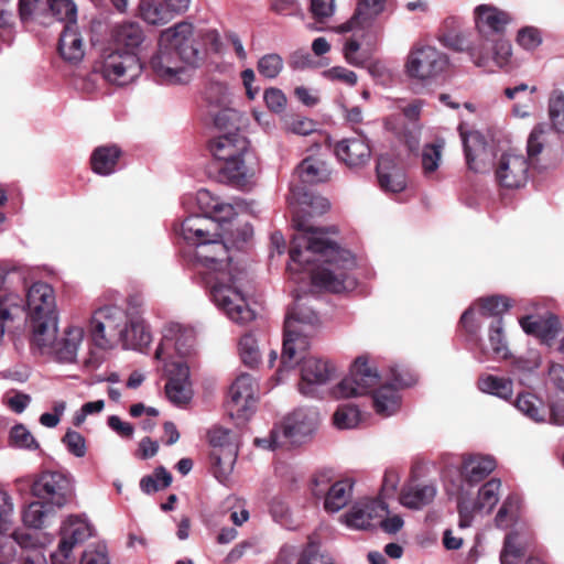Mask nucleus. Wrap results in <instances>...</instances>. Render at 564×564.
I'll return each instance as SVG.
<instances>
[{"label": "nucleus", "instance_id": "nucleus-64", "mask_svg": "<svg viewBox=\"0 0 564 564\" xmlns=\"http://www.w3.org/2000/svg\"><path fill=\"white\" fill-rule=\"evenodd\" d=\"M62 442L74 456L84 457L86 455V441L79 432L68 430Z\"/></svg>", "mask_w": 564, "mask_h": 564}, {"label": "nucleus", "instance_id": "nucleus-62", "mask_svg": "<svg viewBox=\"0 0 564 564\" xmlns=\"http://www.w3.org/2000/svg\"><path fill=\"white\" fill-rule=\"evenodd\" d=\"M12 518V498L6 490L0 489V534H3L11 529Z\"/></svg>", "mask_w": 564, "mask_h": 564}, {"label": "nucleus", "instance_id": "nucleus-22", "mask_svg": "<svg viewBox=\"0 0 564 564\" xmlns=\"http://www.w3.org/2000/svg\"><path fill=\"white\" fill-rule=\"evenodd\" d=\"M463 145L468 169L476 173L486 172L490 153L484 137L478 132L463 134Z\"/></svg>", "mask_w": 564, "mask_h": 564}, {"label": "nucleus", "instance_id": "nucleus-28", "mask_svg": "<svg viewBox=\"0 0 564 564\" xmlns=\"http://www.w3.org/2000/svg\"><path fill=\"white\" fill-rule=\"evenodd\" d=\"M121 155L122 151L116 144L97 147L90 155L93 172L101 176L115 173Z\"/></svg>", "mask_w": 564, "mask_h": 564}, {"label": "nucleus", "instance_id": "nucleus-35", "mask_svg": "<svg viewBox=\"0 0 564 564\" xmlns=\"http://www.w3.org/2000/svg\"><path fill=\"white\" fill-rule=\"evenodd\" d=\"M138 10L149 24L163 25L173 19L163 0H140Z\"/></svg>", "mask_w": 564, "mask_h": 564}, {"label": "nucleus", "instance_id": "nucleus-27", "mask_svg": "<svg viewBox=\"0 0 564 564\" xmlns=\"http://www.w3.org/2000/svg\"><path fill=\"white\" fill-rule=\"evenodd\" d=\"M295 172L304 184L311 185L327 182L332 174L329 164L316 155L303 159Z\"/></svg>", "mask_w": 564, "mask_h": 564}, {"label": "nucleus", "instance_id": "nucleus-36", "mask_svg": "<svg viewBox=\"0 0 564 564\" xmlns=\"http://www.w3.org/2000/svg\"><path fill=\"white\" fill-rule=\"evenodd\" d=\"M400 395L391 384L382 386L372 394V404L376 412L382 416H390L400 406Z\"/></svg>", "mask_w": 564, "mask_h": 564}, {"label": "nucleus", "instance_id": "nucleus-34", "mask_svg": "<svg viewBox=\"0 0 564 564\" xmlns=\"http://www.w3.org/2000/svg\"><path fill=\"white\" fill-rule=\"evenodd\" d=\"M436 495V489L432 485H408L400 495V502L410 509H420L431 503Z\"/></svg>", "mask_w": 564, "mask_h": 564}, {"label": "nucleus", "instance_id": "nucleus-18", "mask_svg": "<svg viewBox=\"0 0 564 564\" xmlns=\"http://www.w3.org/2000/svg\"><path fill=\"white\" fill-rule=\"evenodd\" d=\"M388 513L386 503L379 499L356 502L344 516L345 523L352 529L368 530L375 521Z\"/></svg>", "mask_w": 564, "mask_h": 564}, {"label": "nucleus", "instance_id": "nucleus-38", "mask_svg": "<svg viewBox=\"0 0 564 564\" xmlns=\"http://www.w3.org/2000/svg\"><path fill=\"white\" fill-rule=\"evenodd\" d=\"M445 142L437 139L435 142L426 143L421 154V165L425 177H432L440 167Z\"/></svg>", "mask_w": 564, "mask_h": 564}, {"label": "nucleus", "instance_id": "nucleus-30", "mask_svg": "<svg viewBox=\"0 0 564 564\" xmlns=\"http://www.w3.org/2000/svg\"><path fill=\"white\" fill-rule=\"evenodd\" d=\"M216 228L210 217L202 215H191L186 217L181 226L184 239L193 245L206 240L209 237L218 236L212 234L210 229Z\"/></svg>", "mask_w": 564, "mask_h": 564}, {"label": "nucleus", "instance_id": "nucleus-47", "mask_svg": "<svg viewBox=\"0 0 564 564\" xmlns=\"http://www.w3.org/2000/svg\"><path fill=\"white\" fill-rule=\"evenodd\" d=\"M172 482V475L162 466L154 469L153 475L141 478L140 488L145 494H153L167 488Z\"/></svg>", "mask_w": 564, "mask_h": 564}, {"label": "nucleus", "instance_id": "nucleus-33", "mask_svg": "<svg viewBox=\"0 0 564 564\" xmlns=\"http://www.w3.org/2000/svg\"><path fill=\"white\" fill-rule=\"evenodd\" d=\"M352 495V482L349 480H338L330 485L327 492L323 496L324 509L327 512H337L350 501Z\"/></svg>", "mask_w": 564, "mask_h": 564}, {"label": "nucleus", "instance_id": "nucleus-4", "mask_svg": "<svg viewBox=\"0 0 564 564\" xmlns=\"http://www.w3.org/2000/svg\"><path fill=\"white\" fill-rule=\"evenodd\" d=\"M250 142L241 131H227L210 138L207 150L212 155L209 172L220 183L235 187L246 186L254 175L247 163Z\"/></svg>", "mask_w": 564, "mask_h": 564}, {"label": "nucleus", "instance_id": "nucleus-17", "mask_svg": "<svg viewBox=\"0 0 564 564\" xmlns=\"http://www.w3.org/2000/svg\"><path fill=\"white\" fill-rule=\"evenodd\" d=\"M301 382L299 389L304 395H313L316 386L327 383L335 373V367L328 361L319 358L300 356Z\"/></svg>", "mask_w": 564, "mask_h": 564}, {"label": "nucleus", "instance_id": "nucleus-11", "mask_svg": "<svg viewBox=\"0 0 564 564\" xmlns=\"http://www.w3.org/2000/svg\"><path fill=\"white\" fill-rule=\"evenodd\" d=\"M32 495L53 508H62L72 501L74 488L68 477L59 471H44L33 482Z\"/></svg>", "mask_w": 564, "mask_h": 564}, {"label": "nucleus", "instance_id": "nucleus-5", "mask_svg": "<svg viewBox=\"0 0 564 564\" xmlns=\"http://www.w3.org/2000/svg\"><path fill=\"white\" fill-rule=\"evenodd\" d=\"M296 296L295 303L289 308L284 321L283 348L279 371L292 369L310 347V338L314 336L319 325V317L314 310L301 303Z\"/></svg>", "mask_w": 564, "mask_h": 564}, {"label": "nucleus", "instance_id": "nucleus-53", "mask_svg": "<svg viewBox=\"0 0 564 564\" xmlns=\"http://www.w3.org/2000/svg\"><path fill=\"white\" fill-rule=\"evenodd\" d=\"M239 354L246 366L254 367L260 361L257 339L252 334L243 335L239 340Z\"/></svg>", "mask_w": 564, "mask_h": 564}, {"label": "nucleus", "instance_id": "nucleus-44", "mask_svg": "<svg viewBox=\"0 0 564 564\" xmlns=\"http://www.w3.org/2000/svg\"><path fill=\"white\" fill-rule=\"evenodd\" d=\"M151 333L144 322L140 318H131L128 325V334L121 341L124 344L130 343L135 349H142L151 343Z\"/></svg>", "mask_w": 564, "mask_h": 564}, {"label": "nucleus", "instance_id": "nucleus-57", "mask_svg": "<svg viewBox=\"0 0 564 564\" xmlns=\"http://www.w3.org/2000/svg\"><path fill=\"white\" fill-rule=\"evenodd\" d=\"M333 419L334 424L338 429H350L358 424L360 420V412L357 406L352 404H345L336 410Z\"/></svg>", "mask_w": 564, "mask_h": 564}, {"label": "nucleus", "instance_id": "nucleus-37", "mask_svg": "<svg viewBox=\"0 0 564 564\" xmlns=\"http://www.w3.org/2000/svg\"><path fill=\"white\" fill-rule=\"evenodd\" d=\"M55 508L39 499L37 501L29 503L24 509L22 520L26 527L40 529L46 524L47 519L53 516Z\"/></svg>", "mask_w": 564, "mask_h": 564}, {"label": "nucleus", "instance_id": "nucleus-6", "mask_svg": "<svg viewBox=\"0 0 564 564\" xmlns=\"http://www.w3.org/2000/svg\"><path fill=\"white\" fill-rule=\"evenodd\" d=\"M25 307L33 329V340L40 348L51 346L57 332L54 289L45 282L33 283L25 295Z\"/></svg>", "mask_w": 564, "mask_h": 564}, {"label": "nucleus", "instance_id": "nucleus-49", "mask_svg": "<svg viewBox=\"0 0 564 564\" xmlns=\"http://www.w3.org/2000/svg\"><path fill=\"white\" fill-rule=\"evenodd\" d=\"M214 126L219 131V133H225L227 131H240L239 121L240 113L230 108L225 107L220 108L217 112L213 113Z\"/></svg>", "mask_w": 564, "mask_h": 564}, {"label": "nucleus", "instance_id": "nucleus-19", "mask_svg": "<svg viewBox=\"0 0 564 564\" xmlns=\"http://www.w3.org/2000/svg\"><path fill=\"white\" fill-rule=\"evenodd\" d=\"M523 332L534 336L542 344L552 346L561 330V322L554 314L549 313L544 316L527 315L519 319Z\"/></svg>", "mask_w": 564, "mask_h": 564}, {"label": "nucleus", "instance_id": "nucleus-48", "mask_svg": "<svg viewBox=\"0 0 564 564\" xmlns=\"http://www.w3.org/2000/svg\"><path fill=\"white\" fill-rule=\"evenodd\" d=\"M549 117L552 128L558 133H564V93L562 90L552 91L549 99Z\"/></svg>", "mask_w": 564, "mask_h": 564}, {"label": "nucleus", "instance_id": "nucleus-8", "mask_svg": "<svg viewBox=\"0 0 564 564\" xmlns=\"http://www.w3.org/2000/svg\"><path fill=\"white\" fill-rule=\"evenodd\" d=\"M393 6V0H358L351 18L337 29L339 33L361 31L368 45H376L383 32L377 18Z\"/></svg>", "mask_w": 564, "mask_h": 564}, {"label": "nucleus", "instance_id": "nucleus-51", "mask_svg": "<svg viewBox=\"0 0 564 564\" xmlns=\"http://www.w3.org/2000/svg\"><path fill=\"white\" fill-rule=\"evenodd\" d=\"M23 300L14 292H7L0 296V323L12 321L23 310Z\"/></svg>", "mask_w": 564, "mask_h": 564}, {"label": "nucleus", "instance_id": "nucleus-60", "mask_svg": "<svg viewBox=\"0 0 564 564\" xmlns=\"http://www.w3.org/2000/svg\"><path fill=\"white\" fill-rule=\"evenodd\" d=\"M10 443L11 445L19 448L36 449L39 443L33 435L22 424L13 426L10 431Z\"/></svg>", "mask_w": 564, "mask_h": 564}, {"label": "nucleus", "instance_id": "nucleus-56", "mask_svg": "<svg viewBox=\"0 0 564 564\" xmlns=\"http://www.w3.org/2000/svg\"><path fill=\"white\" fill-rule=\"evenodd\" d=\"M24 273L10 262H0V290H10L14 284L24 283Z\"/></svg>", "mask_w": 564, "mask_h": 564}, {"label": "nucleus", "instance_id": "nucleus-32", "mask_svg": "<svg viewBox=\"0 0 564 564\" xmlns=\"http://www.w3.org/2000/svg\"><path fill=\"white\" fill-rule=\"evenodd\" d=\"M84 338V329L82 327H69L65 332V337L50 346L54 348L55 354L59 361L74 362L76 359L78 346ZM56 340V338L54 339Z\"/></svg>", "mask_w": 564, "mask_h": 564}, {"label": "nucleus", "instance_id": "nucleus-59", "mask_svg": "<svg viewBox=\"0 0 564 564\" xmlns=\"http://www.w3.org/2000/svg\"><path fill=\"white\" fill-rule=\"evenodd\" d=\"M257 68L260 75L273 79L282 70L283 59L279 54H267L259 59Z\"/></svg>", "mask_w": 564, "mask_h": 564}, {"label": "nucleus", "instance_id": "nucleus-15", "mask_svg": "<svg viewBox=\"0 0 564 564\" xmlns=\"http://www.w3.org/2000/svg\"><path fill=\"white\" fill-rule=\"evenodd\" d=\"M256 386L251 375L242 373L229 388L227 408L231 416L247 419L256 403Z\"/></svg>", "mask_w": 564, "mask_h": 564}, {"label": "nucleus", "instance_id": "nucleus-43", "mask_svg": "<svg viewBox=\"0 0 564 564\" xmlns=\"http://www.w3.org/2000/svg\"><path fill=\"white\" fill-rule=\"evenodd\" d=\"M236 457L237 453L234 446L210 451L209 458L217 478L231 471Z\"/></svg>", "mask_w": 564, "mask_h": 564}, {"label": "nucleus", "instance_id": "nucleus-13", "mask_svg": "<svg viewBox=\"0 0 564 564\" xmlns=\"http://www.w3.org/2000/svg\"><path fill=\"white\" fill-rule=\"evenodd\" d=\"M142 68L143 65L135 53L113 51L105 57L101 73L109 83L126 86L140 76Z\"/></svg>", "mask_w": 564, "mask_h": 564}, {"label": "nucleus", "instance_id": "nucleus-7", "mask_svg": "<svg viewBox=\"0 0 564 564\" xmlns=\"http://www.w3.org/2000/svg\"><path fill=\"white\" fill-rule=\"evenodd\" d=\"M89 332L95 346L109 349L127 336V314L115 305L100 307L90 318Z\"/></svg>", "mask_w": 564, "mask_h": 564}, {"label": "nucleus", "instance_id": "nucleus-52", "mask_svg": "<svg viewBox=\"0 0 564 564\" xmlns=\"http://www.w3.org/2000/svg\"><path fill=\"white\" fill-rule=\"evenodd\" d=\"M51 13L65 24H76L77 8L73 0H47Z\"/></svg>", "mask_w": 564, "mask_h": 564}, {"label": "nucleus", "instance_id": "nucleus-58", "mask_svg": "<svg viewBox=\"0 0 564 564\" xmlns=\"http://www.w3.org/2000/svg\"><path fill=\"white\" fill-rule=\"evenodd\" d=\"M541 364V355L538 351H529L528 356L514 359L512 372L519 376L531 375L540 368Z\"/></svg>", "mask_w": 564, "mask_h": 564}, {"label": "nucleus", "instance_id": "nucleus-26", "mask_svg": "<svg viewBox=\"0 0 564 564\" xmlns=\"http://www.w3.org/2000/svg\"><path fill=\"white\" fill-rule=\"evenodd\" d=\"M488 340L489 348L482 347L480 350V354L484 357L480 359L481 361L484 359H508L511 356L503 330L502 318L492 319L490 323Z\"/></svg>", "mask_w": 564, "mask_h": 564}, {"label": "nucleus", "instance_id": "nucleus-40", "mask_svg": "<svg viewBox=\"0 0 564 564\" xmlns=\"http://www.w3.org/2000/svg\"><path fill=\"white\" fill-rule=\"evenodd\" d=\"M484 44L478 52V57L475 63L480 65V59L487 58L490 54H494L498 64L507 63L509 57L511 56V45L508 41L502 37H494L485 41Z\"/></svg>", "mask_w": 564, "mask_h": 564}, {"label": "nucleus", "instance_id": "nucleus-61", "mask_svg": "<svg viewBox=\"0 0 564 564\" xmlns=\"http://www.w3.org/2000/svg\"><path fill=\"white\" fill-rule=\"evenodd\" d=\"M165 393L174 404H184L191 399L189 382L167 381L165 384Z\"/></svg>", "mask_w": 564, "mask_h": 564}, {"label": "nucleus", "instance_id": "nucleus-39", "mask_svg": "<svg viewBox=\"0 0 564 564\" xmlns=\"http://www.w3.org/2000/svg\"><path fill=\"white\" fill-rule=\"evenodd\" d=\"M478 388L486 393L497 395L503 400L512 397V381L494 375L481 376L478 379Z\"/></svg>", "mask_w": 564, "mask_h": 564}, {"label": "nucleus", "instance_id": "nucleus-1", "mask_svg": "<svg viewBox=\"0 0 564 564\" xmlns=\"http://www.w3.org/2000/svg\"><path fill=\"white\" fill-rule=\"evenodd\" d=\"M299 231L290 245L288 270L300 272L308 265L312 256H318L321 264L311 272L312 285L330 293H341L356 286L351 271L356 268L354 254L326 238L330 229L313 227L304 221L295 225Z\"/></svg>", "mask_w": 564, "mask_h": 564}, {"label": "nucleus", "instance_id": "nucleus-54", "mask_svg": "<svg viewBox=\"0 0 564 564\" xmlns=\"http://www.w3.org/2000/svg\"><path fill=\"white\" fill-rule=\"evenodd\" d=\"M524 547L518 541L517 533H509L503 543L500 554L501 564H517L516 561L524 556Z\"/></svg>", "mask_w": 564, "mask_h": 564}, {"label": "nucleus", "instance_id": "nucleus-10", "mask_svg": "<svg viewBox=\"0 0 564 564\" xmlns=\"http://www.w3.org/2000/svg\"><path fill=\"white\" fill-rule=\"evenodd\" d=\"M448 66V57L431 45L414 44L406 57L405 73L420 80L435 78Z\"/></svg>", "mask_w": 564, "mask_h": 564}, {"label": "nucleus", "instance_id": "nucleus-3", "mask_svg": "<svg viewBox=\"0 0 564 564\" xmlns=\"http://www.w3.org/2000/svg\"><path fill=\"white\" fill-rule=\"evenodd\" d=\"M199 61V43L194 36V26L183 21L161 32L158 52L149 64L158 80L176 84L178 74L184 69L182 63L195 65Z\"/></svg>", "mask_w": 564, "mask_h": 564}, {"label": "nucleus", "instance_id": "nucleus-41", "mask_svg": "<svg viewBox=\"0 0 564 564\" xmlns=\"http://www.w3.org/2000/svg\"><path fill=\"white\" fill-rule=\"evenodd\" d=\"M514 405L519 411L535 422H541L545 417L546 412L543 402L533 393H519Z\"/></svg>", "mask_w": 564, "mask_h": 564}, {"label": "nucleus", "instance_id": "nucleus-63", "mask_svg": "<svg viewBox=\"0 0 564 564\" xmlns=\"http://www.w3.org/2000/svg\"><path fill=\"white\" fill-rule=\"evenodd\" d=\"M263 100L271 112L282 113L286 109L288 98L279 88L270 87L265 89Z\"/></svg>", "mask_w": 564, "mask_h": 564}, {"label": "nucleus", "instance_id": "nucleus-20", "mask_svg": "<svg viewBox=\"0 0 564 564\" xmlns=\"http://www.w3.org/2000/svg\"><path fill=\"white\" fill-rule=\"evenodd\" d=\"M334 152L348 167L364 166L371 156L370 145L360 135L340 140L336 143Z\"/></svg>", "mask_w": 564, "mask_h": 564}, {"label": "nucleus", "instance_id": "nucleus-45", "mask_svg": "<svg viewBox=\"0 0 564 564\" xmlns=\"http://www.w3.org/2000/svg\"><path fill=\"white\" fill-rule=\"evenodd\" d=\"M500 487L501 481L497 478H491L481 486L478 492L477 501L475 502V508H477V511L486 509L487 512H490L494 509V507L499 501Z\"/></svg>", "mask_w": 564, "mask_h": 564}, {"label": "nucleus", "instance_id": "nucleus-46", "mask_svg": "<svg viewBox=\"0 0 564 564\" xmlns=\"http://www.w3.org/2000/svg\"><path fill=\"white\" fill-rule=\"evenodd\" d=\"M479 314L482 317L502 318L501 315L506 313L511 304L509 299L503 295H491L478 300Z\"/></svg>", "mask_w": 564, "mask_h": 564}, {"label": "nucleus", "instance_id": "nucleus-9", "mask_svg": "<svg viewBox=\"0 0 564 564\" xmlns=\"http://www.w3.org/2000/svg\"><path fill=\"white\" fill-rule=\"evenodd\" d=\"M317 414L312 411L295 410L270 433V447L290 448L304 443L316 430Z\"/></svg>", "mask_w": 564, "mask_h": 564}, {"label": "nucleus", "instance_id": "nucleus-24", "mask_svg": "<svg viewBox=\"0 0 564 564\" xmlns=\"http://www.w3.org/2000/svg\"><path fill=\"white\" fill-rule=\"evenodd\" d=\"M173 344L176 352L182 356H188L195 343V334L192 328L184 327L180 324H170L163 335V343L156 348L154 357L162 358L163 344Z\"/></svg>", "mask_w": 564, "mask_h": 564}, {"label": "nucleus", "instance_id": "nucleus-50", "mask_svg": "<svg viewBox=\"0 0 564 564\" xmlns=\"http://www.w3.org/2000/svg\"><path fill=\"white\" fill-rule=\"evenodd\" d=\"M438 40L444 46L451 50L457 52L468 51L470 56H478V53H476V48L471 46L470 42L462 32L446 30L442 32V34L438 36Z\"/></svg>", "mask_w": 564, "mask_h": 564}, {"label": "nucleus", "instance_id": "nucleus-2", "mask_svg": "<svg viewBox=\"0 0 564 564\" xmlns=\"http://www.w3.org/2000/svg\"><path fill=\"white\" fill-rule=\"evenodd\" d=\"M198 273L209 288L214 303L234 322L245 324L253 319L242 288L247 279L243 270L230 268L229 249L217 238L209 237L195 245Z\"/></svg>", "mask_w": 564, "mask_h": 564}, {"label": "nucleus", "instance_id": "nucleus-25", "mask_svg": "<svg viewBox=\"0 0 564 564\" xmlns=\"http://www.w3.org/2000/svg\"><path fill=\"white\" fill-rule=\"evenodd\" d=\"M496 468V462L490 456L479 454L468 455L462 464V477L470 486L482 481Z\"/></svg>", "mask_w": 564, "mask_h": 564}, {"label": "nucleus", "instance_id": "nucleus-55", "mask_svg": "<svg viewBox=\"0 0 564 564\" xmlns=\"http://www.w3.org/2000/svg\"><path fill=\"white\" fill-rule=\"evenodd\" d=\"M205 100L212 107H228L230 100L227 86L219 82L209 83L205 89Z\"/></svg>", "mask_w": 564, "mask_h": 564}, {"label": "nucleus", "instance_id": "nucleus-21", "mask_svg": "<svg viewBox=\"0 0 564 564\" xmlns=\"http://www.w3.org/2000/svg\"><path fill=\"white\" fill-rule=\"evenodd\" d=\"M111 40L116 46L115 51L121 53H135L145 40L142 25L135 21H124L116 24L111 30Z\"/></svg>", "mask_w": 564, "mask_h": 564}, {"label": "nucleus", "instance_id": "nucleus-14", "mask_svg": "<svg viewBox=\"0 0 564 564\" xmlns=\"http://www.w3.org/2000/svg\"><path fill=\"white\" fill-rule=\"evenodd\" d=\"M528 159L518 153L506 152L498 159L495 166L497 183L505 188H520L528 181Z\"/></svg>", "mask_w": 564, "mask_h": 564}, {"label": "nucleus", "instance_id": "nucleus-29", "mask_svg": "<svg viewBox=\"0 0 564 564\" xmlns=\"http://www.w3.org/2000/svg\"><path fill=\"white\" fill-rule=\"evenodd\" d=\"M61 56L70 63H78L84 57V44L76 30V24H65L58 41Z\"/></svg>", "mask_w": 564, "mask_h": 564}, {"label": "nucleus", "instance_id": "nucleus-12", "mask_svg": "<svg viewBox=\"0 0 564 564\" xmlns=\"http://www.w3.org/2000/svg\"><path fill=\"white\" fill-rule=\"evenodd\" d=\"M380 382L377 370L368 365V358L359 356L351 366L350 373L335 388L336 398H355L365 395Z\"/></svg>", "mask_w": 564, "mask_h": 564}, {"label": "nucleus", "instance_id": "nucleus-42", "mask_svg": "<svg viewBox=\"0 0 564 564\" xmlns=\"http://www.w3.org/2000/svg\"><path fill=\"white\" fill-rule=\"evenodd\" d=\"M546 134L547 130L544 124H538L531 131L528 142H527V152H528V162L535 169L539 167V155L543 152L546 145Z\"/></svg>", "mask_w": 564, "mask_h": 564}, {"label": "nucleus", "instance_id": "nucleus-31", "mask_svg": "<svg viewBox=\"0 0 564 564\" xmlns=\"http://www.w3.org/2000/svg\"><path fill=\"white\" fill-rule=\"evenodd\" d=\"M89 536V528L84 522L73 521L64 523L61 529L58 550L64 557H68L73 547Z\"/></svg>", "mask_w": 564, "mask_h": 564}, {"label": "nucleus", "instance_id": "nucleus-16", "mask_svg": "<svg viewBox=\"0 0 564 564\" xmlns=\"http://www.w3.org/2000/svg\"><path fill=\"white\" fill-rule=\"evenodd\" d=\"M475 24L479 35L485 40L502 37L512 18L507 12L491 4H480L474 10Z\"/></svg>", "mask_w": 564, "mask_h": 564}, {"label": "nucleus", "instance_id": "nucleus-23", "mask_svg": "<svg viewBox=\"0 0 564 564\" xmlns=\"http://www.w3.org/2000/svg\"><path fill=\"white\" fill-rule=\"evenodd\" d=\"M376 171L379 185L384 192L400 193L405 188V173L390 156L381 155Z\"/></svg>", "mask_w": 564, "mask_h": 564}]
</instances>
